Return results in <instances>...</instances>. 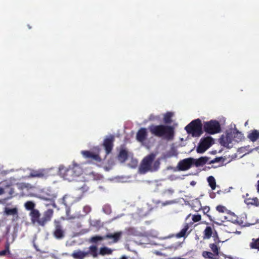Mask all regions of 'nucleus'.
<instances>
[{
    "instance_id": "7ed1b4c3",
    "label": "nucleus",
    "mask_w": 259,
    "mask_h": 259,
    "mask_svg": "<svg viewBox=\"0 0 259 259\" xmlns=\"http://www.w3.org/2000/svg\"><path fill=\"white\" fill-rule=\"evenodd\" d=\"M53 214L54 210L52 209H48L45 211L42 218H40V213L36 209L32 210L29 213L31 223L33 224H37L42 227L45 226L48 222L51 221Z\"/></svg>"
},
{
    "instance_id": "b1692460",
    "label": "nucleus",
    "mask_w": 259,
    "mask_h": 259,
    "mask_svg": "<svg viewBox=\"0 0 259 259\" xmlns=\"http://www.w3.org/2000/svg\"><path fill=\"white\" fill-rule=\"evenodd\" d=\"M127 151L125 149H121L118 155V160L121 162H124L127 159Z\"/></svg>"
},
{
    "instance_id": "4be33fe9",
    "label": "nucleus",
    "mask_w": 259,
    "mask_h": 259,
    "mask_svg": "<svg viewBox=\"0 0 259 259\" xmlns=\"http://www.w3.org/2000/svg\"><path fill=\"white\" fill-rule=\"evenodd\" d=\"M95 244L96 245H91L89 248V251L86 252V253H88V255L90 254L94 258L97 257L99 254V253H98V247L96 245L97 244Z\"/></svg>"
},
{
    "instance_id": "9d476101",
    "label": "nucleus",
    "mask_w": 259,
    "mask_h": 259,
    "mask_svg": "<svg viewBox=\"0 0 259 259\" xmlns=\"http://www.w3.org/2000/svg\"><path fill=\"white\" fill-rule=\"evenodd\" d=\"M233 140L232 133H226V135H223L220 139V144L224 147L228 148H231L233 147L232 142Z\"/></svg>"
},
{
    "instance_id": "20e7f679",
    "label": "nucleus",
    "mask_w": 259,
    "mask_h": 259,
    "mask_svg": "<svg viewBox=\"0 0 259 259\" xmlns=\"http://www.w3.org/2000/svg\"><path fill=\"white\" fill-rule=\"evenodd\" d=\"M123 232L118 231L114 233H107L104 236L95 235L90 238L89 242L93 244H98L99 241L110 239H112L109 244L116 243L121 239Z\"/></svg>"
},
{
    "instance_id": "603ef678",
    "label": "nucleus",
    "mask_w": 259,
    "mask_h": 259,
    "mask_svg": "<svg viewBox=\"0 0 259 259\" xmlns=\"http://www.w3.org/2000/svg\"><path fill=\"white\" fill-rule=\"evenodd\" d=\"M120 259H127V257L125 256H122Z\"/></svg>"
},
{
    "instance_id": "ddd939ff",
    "label": "nucleus",
    "mask_w": 259,
    "mask_h": 259,
    "mask_svg": "<svg viewBox=\"0 0 259 259\" xmlns=\"http://www.w3.org/2000/svg\"><path fill=\"white\" fill-rule=\"evenodd\" d=\"M114 141V137L113 135H110L109 137L104 139L103 145L106 154H109L111 152L113 147Z\"/></svg>"
},
{
    "instance_id": "a18cd8bd",
    "label": "nucleus",
    "mask_w": 259,
    "mask_h": 259,
    "mask_svg": "<svg viewBox=\"0 0 259 259\" xmlns=\"http://www.w3.org/2000/svg\"><path fill=\"white\" fill-rule=\"evenodd\" d=\"M155 119V117L154 115H151L150 116H149V119L150 120H151V121H153V120H154Z\"/></svg>"
},
{
    "instance_id": "a19ab883",
    "label": "nucleus",
    "mask_w": 259,
    "mask_h": 259,
    "mask_svg": "<svg viewBox=\"0 0 259 259\" xmlns=\"http://www.w3.org/2000/svg\"><path fill=\"white\" fill-rule=\"evenodd\" d=\"M101 224V222L100 220H96L95 221H93V225L94 226H100Z\"/></svg>"
},
{
    "instance_id": "4d7b16f0",
    "label": "nucleus",
    "mask_w": 259,
    "mask_h": 259,
    "mask_svg": "<svg viewBox=\"0 0 259 259\" xmlns=\"http://www.w3.org/2000/svg\"><path fill=\"white\" fill-rule=\"evenodd\" d=\"M191 214H189L187 217V218H186V219H187L188 218H189L191 216Z\"/></svg>"
},
{
    "instance_id": "4c0bfd02",
    "label": "nucleus",
    "mask_w": 259,
    "mask_h": 259,
    "mask_svg": "<svg viewBox=\"0 0 259 259\" xmlns=\"http://www.w3.org/2000/svg\"><path fill=\"white\" fill-rule=\"evenodd\" d=\"M9 252V244L8 243L5 247V249L0 251V256H4Z\"/></svg>"
},
{
    "instance_id": "cd10ccee",
    "label": "nucleus",
    "mask_w": 259,
    "mask_h": 259,
    "mask_svg": "<svg viewBox=\"0 0 259 259\" xmlns=\"http://www.w3.org/2000/svg\"><path fill=\"white\" fill-rule=\"evenodd\" d=\"M189 228V226L188 224H186L184 227L181 230V231L176 234V237L177 238L185 237Z\"/></svg>"
},
{
    "instance_id": "37998d69",
    "label": "nucleus",
    "mask_w": 259,
    "mask_h": 259,
    "mask_svg": "<svg viewBox=\"0 0 259 259\" xmlns=\"http://www.w3.org/2000/svg\"><path fill=\"white\" fill-rule=\"evenodd\" d=\"M14 193V189H13V188H10V190H9V194L11 196H12V195L13 194V193Z\"/></svg>"
},
{
    "instance_id": "f03ea898",
    "label": "nucleus",
    "mask_w": 259,
    "mask_h": 259,
    "mask_svg": "<svg viewBox=\"0 0 259 259\" xmlns=\"http://www.w3.org/2000/svg\"><path fill=\"white\" fill-rule=\"evenodd\" d=\"M82 168L77 164H73L68 167L60 165L59 174L64 179L68 181H72L82 174Z\"/></svg>"
},
{
    "instance_id": "473e14b6",
    "label": "nucleus",
    "mask_w": 259,
    "mask_h": 259,
    "mask_svg": "<svg viewBox=\"0 0 259 259\" xmlns=\"http://www.w3.org/2000/svg\"><path fill=\"white\" fill-rule=\"evenodd\" d=\"M202 256L205 258H208V259H218L216 257H215L216 255H214V253L209 251H204L202 252Z\"/></svg>"
},
{
    "instance_id": "58836bf2",
    "label": "nucleus",
    "mask_w": 259,
    "mask_h": 259,
    "mask_svg": "<svg viewBox=\"0 0 259 259\" xmlns=\"http://www.w3.org/2000/svg\"><path fill=\"white\" fill-rule=\"evenodd\" d=\"M201 216L200 214H194L192 215V219L194 222H198L201 220Z\"/></svg>"
},
{
    "instance_id": "c85d7f7f",
    "label": "nucleus",
    "mask_w": 259,
    "mask_h": 259,
    "mask_svg": "<svg viewBox=\"0 0 259 259\" xmlns=\"http://www.w3.org/2000/svg\"><path fill=\"white\" fill-rule=\"evenodd\" d=\"M5 213L8 215H18V209L17 208H9L6 207L5 209Z\"/></svg>"
},
{
    "instance_id": "2eb2a0df",
    "label": "nucleus",
    "mask_w": 259,
    "mask_h": 259,
    "mask_svg": "<svg viewBox=\"0 0 259 259\" xmlns=\"http://www.w3.org/2000/svg\"><path fill=\"white\" fill-rule=\"evenodd\" d=\"M81 153L85 159L96 162L101 161V158L98 154L94 153L90 151H81Z\"/></svg>"
},
{
    "instance_id": "5fc2aeb1",
    "label": "nucleus",
    "mask_w": 259,
    "mask_h": 259,
    "mask_svg": "<svg viewBox=\"0 0 259 259\" xmlns=\"http://www.w3.org/2000/svg\"><path fill=\"white\" fill-rule=\"evenodd\" d=\"M195 239L198 241L199 239V237L197 235H196L195 237Z\"/></svg>"
},
{
    "instance_id": "393cba45",
    "label": "nucleus",
    "mask_w": 259,
    "mask_h": 259,
    "mask_svg": "<svg viewBox=\"0 0 259 259\" xmlns=\"http://www.w3.org/2000/svg\"><path fill=\"white\" fill-rule=\"evenodd\" d=\"M124 233L127 236H137L138 231L134 227L126 228L124 230Z\"/></svg>"
},
{
    "instance_id": "3c124183",
    "label": "nucleus",
    "mask_w": 259,
    "mask_h": 259,
    "mask_svg": "<svg viewBox=\"0 0 259 259\" xmlns=\"http://www.w3.org/2000/svg\"><path fill=\"white\" fill-rule=\"evenodd\" d=\"M195 184H196V182H194V181H192V182H191V185H192V186L195 185Z\"/></svg>"
},
{
    "instance_id": "39448f33",
    "label": "nucleus",
    "mask_w": 259,
    "mask_h": 259,
    "mask_svg": "<svg viewBox=\"0 0 259 259\" xmlns=\"http://www.w3.org/2000/svg\"><path fill=\"white\" fill-rule=\"evenodd\" d=\"M185 129L187 133L191 135L192 137H200L203 134L201 120L199 118L192 120L185 126Z\"/></svg>"
},
{
    "instance_id": "f704fd0d",
    "label": "nucleus",
    "mask_w": 259,
    "mask_h": 259,
    "mask_svg": "<svg viewBox=\"0 0 259 259\" xmlns=\"http://www.w3.org/2000/svg\"><path fill=\"white\" fill-rule=\"evenodd\" d=\"M202 211H203V212L204 213V214H205L208 217V218L209 219V220L210 221H212V219L211 217V215L209 214H208L210 209H209V207L208 206H205V207H203L202 208Z\"/></svg>"
},
{
    "instance_id": "a878e982",
    "label": "nucleus",
    "mask_w": 259,
    "mask_h": 259,
    "mask_svg": "<svg viewBox=\"0 0 259 259\" xmlns=\"http://www.w3.org/2000/svg\"><path fill=\"white\" fill-rule=\"evenodd\" d=\"M113 250L106 246L102 247L100 248L99 254L102 256L111 254Z\"/></svg>"
},
{
    "instance_id": "13d9d810",
    "label": "nucleus",
    "mask_w": 259,
    "mask_h": 259,
    "mask_svg": "<svg viewBox=\"0 0 259 259\" xmlns=\"http://www.w3.org/2000/svg\"><path fill=\"white\" fill-rule=\"evenodd\" d=\"M34 247L35 248V249H36L37 250H38V249H37V246H36V245L34 244Z\"/></svg>"
},
{
    "instance_id": "9b49d317",
    "label": "nucleus",
    "mask_w": 259,
    "mask_h": 259,
    "mask_svg": "<svg viewBox=\"0 0 259 259\" xmlns=\"http://www.w3.org/2000/svg\"><path fill=\"white\" fill-rule=\"evenodd\" d=\"M194 163V158H188L181 160L178 164L179 169L182 171H185L191 167Z\"/></svg>"
},
{
    "instance_id": "ea45409f",
    "label": "nucleus",
    "mask_w": 259,
    "mask_h": 259,
    "mask_svg": "<svg viewBox=\"0 0 259 259\" xmlns=\"http://www.w3.org/2000/svg\"><path fill=\"white\" fill-rule=\"evenodd\" d=\"M223 159V158L222 157H216L215 158H214V159L210 161L209 162V164H211V163H215V162H219L222 159Z\"/></svg>"
},
{
    "instance_id": "72a5a7b5",
    "label": "nucleus",
    "mask_w": 259,
    "mask_h": 259,
    "mask_svg": "<svg viewBox=\"0 0 259 259\" xmlns=\"http://www.w3.org/2000/svg\"><path fill=\"white\" fill-rule=\"evenodd\" d=\"M35 203L31 201H28L26 202L24 204V206L25 208L28 210H30V211L33 209H35Z\"/></svg>"
},
{
    "instance_id": "864d4df0",
    "label": "nucleus",
    "mask_w": 259,
    "mask_h": 259,
    "mask_svg": "<svg viewBox=\"0 0 259 259\" xmlns=\"http://www.w3.org/2000/svg\"><path fill=\"white\" fill-rule=\"evenodd\" d=\"M171 202L170 201H166L165 203H164V205L165 204H170Z\"/></svg>"
},
{
    "instance_id": "f8f14e48",
    "label": "nucleus",
    "mask_w": 259,
    "mask_h": 259,
    "mask_svg": "<svg viewBox=\"0 0 259 259\" xmlns=\"http://www.w3.org/2000/svg\"><path fill=\"white\" fill-rule=\"evenodd\" d=\"M48 176V171L47 169H32L31 170L29 176H28V178H46Z\"/></svg>"
},
{
    "instance_id": "1a4fd4ad",
    "label": "nucleus",
    "mask_w": 259,
    "mask_h": 259,
    "mask_svg": "<svg viewBox=\"0 0 259 259\" xmlns=\"http://www.w3.org/2000/svg\"><path fill=\"white\" fill-rule=\"evenodd\" d=\"M214 143L213 139L210 137H207L201 139L197 147L196 151L198 153H203Z\"/></svg>"
},
{
    "instance_id": "f257e3e1",
    "label": "nucleus",
    "mask_w": 259,
    "mask_h": 259,
    "mask_svg": "<svg viewBox=\"0 0 259 259\" xmlns=\"http://www.w3.org/2000/svg\"><path fill=\"white\" fill-rule=\"evenodd\" d=\"M148 129L154 136L163 137L168 141L172 140L175 137V131L174 126L165 124H152L149 126Z\"/></svg>"
},
{
    "instance_id": "79ce46f5",
    "label": "nucleus",
    "mask_w": 259,
    "mask_h": 259,
    "mask_svg": "<svg viewBox=\"0 0 259 259\" xmlns=\"http://www.w3.org/2000/svg\"><path fill=\"white\" fill-rule=\"evenodd\" d=\"M82 190V191H87L88 190V187L84 184L79 189Z\"/></svg>"
},
{
    "instance_id": "de8ad7c7",
    "label": "nucleus",
    "mask_w": 259,
    "mask_h": 259,
    "mask_svg": "<svg viewBox=\"0 0 259 259\" xmlns=\"http://www.w3.org/2000/svg\"><path fill=\"white\" fill-rule=\"evenodd\" d=\"M5 193L4 189L2 188H0V195H2Z\"/></svg>"
},
{
    "instance_id": "f3484780",
    "label": "nucleus",
    "mask_w": 259,
    "mask_h": 259,
    "mask_svg": "<svg viewBox=\"0 0 259 259\" xmlns=\"http://www.w3.org/2000/svg\"><path fill=\"white\" fill-rule=\"evenodd\" d=\"M147 132L145 128H141L137 132L136 135L137 140L140 142H144L147 138Z\"/></svg>"
},
{
    "instance_id": "c03bdc74",
    "label": "nucleus",
    "mask_w": 259,
    "mask_h": 259,
    "mask_svg": "<svg viewBox=\"0 0 259 259\" xmlns=\"http://www.w3.org/2000/svg\"><path fill=\"white\" fill-rule=\"evenodd\" d=\"M243 198L244 199L250 198V197L249 196V194L248 193H246L245 195H243Z\"/></svg>"
},
{
    "instance_id": "7c9ffc66",
    "label": "nucleus",
    "mask_w": 259,
    "mask_h": 259,
    "mask_svg": "<svg viewBox=\"0 0 259 259\" xmlns=\"http://www.w3.org/2000/svg\"><path fill=\"white\" fill-rule=\"evenodd\" d=\"M173 116V113L171 112H167L164 114L163 117V121L165 124H170L172 122L171 117Z\"/></svg>"
},
{
    "instance_id": "2f4dec72",
    "label": "nucleus",
    "mask_w": 259,
    "mask_h": 259,
    "mask_svg": "<svg viewBox=\"0 0 259 259\" xmlns=\"http://www.w3.org/2000/svg\"><path fill=\"white\" fill-rule=\"evenodd\" d=\"M207 182L209 186L212 190H214L216 187V182L213 176H209L207 178Z\"/></svg>"
},
{
    "instance_id": "8fccbe9b",
    "label": "nucleus",
    "mask_w": 259,
    "mask_h": 259,
    "mask_svg": "<svg viewBox=\"0 0 259 259\" xmlns=\"http://www.w3.org/2000/svg\"><path fill=\"white\" fill-rule=\"evenodd\" d=\"M27 186L26 184H22V188H27Z\"/></svg>"
},
{
    "instance_id": "4468645a",
    "label": "nucleus",
    "mask_w": 259,
    "mask_h": 259,
    "mask_svg": "<svg viewBox=\"0 0 259 259\" xmlns=\"http://www.w3.org/2000/svg\"><path fill=\"white\" fill-rule=\"evenodd\" d=\"M214 242L209 244V247L214 255L218 256L219 254L220 247L218 245L221 242L220 238L218 236V233H215L214 236H213Z\"/></svg>"
},
{
    "instance_id": "c9c22d12",
    "label": "nucleus",
    "mask_w": 259,
    "mask_h": 259,
    "mask_svg": "<svg viewBox=\"0 0 259 259\" xmlns=\"http://www.w3.org/2000/svg\"><path fill=\"white\" fill-rule=\"evenodd\" d=\"M160 165V162L158 161L154 162L153 166L152 165V169L151 171H154L158 170Z\"/></svg>"
},
{
    "instance_id": "5701e85b",
    "label": "nucleus",
    "mask_w": 259,
    "mask_h": 259,
    "mask_svg": "<svg viewBox=\"0 0 259 259\" xmlns=\"http://www.w3.org/2000/svg\"><path fill=\"white\" fill-rule=\"evenodd\" d=\"M71 256L75 259H83L88 256V253L85 251L77 250L74 251Z\"/></svg>"
},
{
    "instance_id": "423d86ee",
    "label": "nucleus",
    "mask_w": 259,
    "mask_h": 259,
    "mask_svg": "<svg viewBox=\"0 0 259 259\" xmlns=\"http://www.w3.org/2000/svg\"><path fill=\"white\" fill-rule=\"evenodd\" d=\"M155 157V155L153 153H151L144 157L139 167V170L141 173L145 174L148 171H151L152 169V164Z\"/></svg>"
},
{
    "instance_id": "c756f323",
    "label": "nucleus",
    "mask_w": 259,
    "mask_h": 259,
    "mask_svg": "<svg viewBox=\"0 0 259 259\" xmlns=\"http://www.w3.org/2000/svg\"><path fill=\"white\" fill-rule=\"evenodd\" d=\"M249 246L252 249H255L259 250V238L257 239H252Z\"/></svg>"
},
{
    "instance_id": "412c9836",
    "label": "nucleus",
    "mask_w": 259,
    "mask_h": 259,
    "mask_svg": "<svg viewBox=\"0 0 259 259\" xmlns=\"http://www.w3.org/2000/svg\"><path fill=\"white\" fill-rule=\"evenodd\" d=\"M232 134L233 140L236 142H239L244 138L243 134L241 132H239L236 128L233 131Z\"/></svg>"
},
{
    "instance_id": "49530a36",
    "label": "nucleus",
    "mask_w": 259,
    "mask_h": 259,
    "mask_svg": "<svg viewBox=\"0 0 259 259\" xmlns=\"http://www.w3.org/2000/svg\"><path fill=\"white\" fill-rule=\"evenodd\" d=\"M84 209L85 210V211H90V210H91V208L89 206H85L84 207Z\"/></svg>"
},
{
    "instance_id": "dca6fc26",
    "label": "nucleus",
    "mask_w": 259,
    "mask_h": 259,
    "mask_svg": "<svg viewBox=\"0 0 259 259\" xmlns=\"http://www.w3.org/2000/svg\"><path fill=\"white\" fill-rule=\"evenodd\" d=\"M203 239L206 240L209 239L211 237L214 236L215 233H217V231L214 230V227L207 226L203 231Z\"/></svg>"
},
{
    "instance_id": "bb28decb",
    "label": "nucleus",
    "mask_w": 259,
    "mask_h": 259,
    "mask_svg": "<svg viewBox=\"0 0 259 259\" xmlns=\"http://www.w3.org/2000/svg\"><path fill=\"white\" fill-rule=\"evenodd\" d=\"M258 148L257 147L255 149H250V146L248 145L239 148L238 151L240 153H243V155H245L251 153L254 149H257Z\"/></svg>"
},
{
    "instance_id": "e433bc0d",
    "label": "nucleus",
    "mask_w": 259,
    "mask_h": 259,
    "mask_svg": "<svg viewBox=\"0 0 259 259\" xmlns=\"http://www.w3.org/2000/svg\"><path fill=\"white\" fill-rule=\"evenodd\" d=\"M216 209L219 212L222 213H224L228 210L225 206L221 205L217 206L216 207Z\"/></svg>"
},
{
    "instance_id": "09e8293b",
    "label": "nucleus",
    "mask_w": 259,
    "mask_h": 259,
    "mask_svg": "<svg viewBox=\"0 0 259 259\" xmlns=\"http://www.w3.org/2000/svg\"><path fill=\"white\" fill-rule=\"evenodd\" d=\"M257 191L259 193V180L257 181Z\"/></svg>"
},
{
    "instance_id": "aec40b11",
    "label": "nucleus",
    "mask_w": 259,
    "mask_h": 259,
    "mask_svg": "<svg viewBox=\"0 0 259 259\" xmlns=\"http://www.w3.org/2000/svg\"><path fill=\"white\" fill-rule=\"evenodd\" d=\"M244 202L247 206L259 207V200L256 197L244 199Z\"/></svg>"
},
{
    "instance_id": "0eeeda50",
    "label": "nucleus",
    "mask_w": 259,
    "mask_h": 259,
    "mask_svg": "<svg viewBox=\"0 0 259 259\" xmlns=\"http://www.w3.org/2000/svg\"><path fill=\"white\" fill-rule=\"evenodd\" d=\"M204 131L209 134L213 135L221 132V126L219 121L211 120L205 122L203 124Z\"/></svg>"
},
{
    "instance_id": "a211bd4d",
    "label": "nucleus",
    "mask_w": 259,
    "mask_h": 259,
    "mask_svg": "<svg viewBox=\"0 0 259 259\" xmlns=\"http://www.w3.org/2000/svg\"><path fill=\"white\" fill-rule=\"evenodd\" d=\"M210 158L207 156L200 157L198 159H194V163L196 167L203 166L207 163Z\"/></svg>"
},
{
    "instance_id": "6e6552de",
    "label": "nucleus",
    "mask_w": 259,
    "mask_h": 259,
    "mask_svg": "<svg viewBox=\"0 0 259 259\" xmlns=\"http://www.w3.org/2000/svg\"><path fill=\"white\" fill-rule=\"evenodd\" d=\"M54 229L52 234L57 240L63 239L66 235V230L64 228L62 223L59 220H55L54 221Z\"/></svg>"
},
{
    "instance_id": "6e6d98bb",
    "label": "nucleus",
    "mask_w": 259,
    "mask_h": 259,
    "mask_svg": "<svg viewBox=\"0 0 259 259\" xmlns=\"http://www.w3.org/2000/svg\"><path fill=\"white\" fill-rule=\"evenodd\" d=\"M168 191L170 192V193H173V190H169Z\"/></svg>"
},
{
    "instance_id": "6ab92c4d",
    "label": "nucleus",
    "mask_w": 259,
    "mask_h": 259,
    "mask_svg": "<svg viewBox=\"0 0 259 259\" xmlns=\"http://www.w3.org/2000/svg\"><path fill=\"white\" fill-rule=\"evenodd\" d=\"M247 138L252 142L259 140V131L257 130L250 131L247 135Z\"/></svg>"
}]
</instances>
